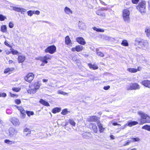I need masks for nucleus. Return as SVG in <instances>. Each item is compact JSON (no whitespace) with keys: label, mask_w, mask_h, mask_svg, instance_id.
Returning <instances> with one entry per match:
<instances>
[{"label":"nucleus","mask_w":150,"mask_h":150,"mask_svg":"<svg viewBox=\"0 0 150 150\" xmlns=\"http://www.w3.org/2000/svg\"><path fill=\"white\" fill-rule=\"evenodd\" d=\"M137 113L142 118L140 120V123L139 124L140 125H142L145 123L149 122V121L146 120V119L147 117L149 118L150 117L146 114L141 111L138 112Z\"/></svg>","instance_id":"obj_1"},{"label":"nucleus","mask_w":150,"mask_h":150,"mask_svg":"<svg viewBox=\"0 0 150 150\" xmlns=\"http://www.w3.org/2000/svg\"><path fill=\"white\" fill-rule=\"evenodd\" d=\"M146 2L143 1L139 3L136 7L137 9L141 13L146 12Z\"/></svg>","instance_id":"obj_2"},{"label":"nucleus","mask_w":150,"mask_h":150,"mask_svg":"<svg viewBox=\"0 0 150 150\" xmlns=\"http://www.w3.org/2000/svg\"><path fill=\"white\" fill-rule=\"evenodd\" d=\"M130 12L127 9H125L122 12V18L125 21H128L129 20V15Z\"/></svg>","instance_id":"obj_3"},{"label":"nucleus","mask_w":150,"mask_h":150,"mask_svg":"<svg viewBox=\"0 0 150 150\" xmlns=\"http://www.w3.org/2000/svg\"><path fill=\"white\" fill-rule=\"evenodd\" d=\"M52 56L50 55L47 54L44 56L39 57L38 59L45 64H47L48 63L47 60H50Z\"/></svg>","instance_id":"obj_4"},{"label":"nucleus","mask_w":150,"mask_h":150,"mask_svg":"<svg viewBox=\"0 0 150 150\" xmlns=\"http://www.w3.org/2000/svg\"><path fill=\"white\" fill-rule=\"evenodd\" d=\"M56 48L54 45L50 46L46 48L45 50L46 53H49L50 54H53L56 51Z\"/></svg>","instance_id":"obj_5"},{"label":"nucleus","mask_w":150,"mask_h":150,"mask_svg":"<svg viewBox=\"0 0 150 150\" xmlns=\"http://www.w3.org/2000/svg\"><path fill=\"white\" fill-rule=\"evenodd\" d=\"M18 132L17 130L13 127H10L9 129V136L11 137L15 136Z\"/></svg>","instance_id":"obj_6"},{"label":"nucleus","mask_w":150,"mask_h":150,"mask_svg":"<svg viewBox=\"0 0 150 150\" xmlns=\"http://www.w3.org/2000/svg\"><path fill=\"white\" fill-rule=\"evenodd\" d=\"M140 88L139 85L136 83H132L128 85L127 88V90H136L139 89Z\"/></svg>","instance_id":"obj_7"},{"label":"nucleus","mask_w":150,"mask_h":150,"mask_svg":"<svg viewBox=\"0 0 150 150\" xmlns=\"http://www.w3.org/2000/svg\"><path fill=\"white\" fill-rule=\"evenodd\" d=\"M34 77V75L32 73H30L24 77V79L26 81L30 83L33 80Z\"/></svg>","instance_id":"obj_8"},{"label":"nucleus","mask_w":150,"mask_h":150,"mask_svg":"<svg viewBox=\"0 0 150 150\" xmlns=\"http://www.w3.org/2000/svg\"><path fill=\"white\" fill-rule=\"evenodd\" d=\"M18 110L21 113V117L22 118H24L25 117V111L21 107H19L16 106Z\"/></svg>","instance_id":"obj_9"},{"label":"nucleus","mask_w":150,"mask_h":150,"mask_svg":"<svg viewBox=\"0 0 150 150\" xmlns=\"http://www.w3.org/2000/svg\"><path fill=\"white\" fill-rule=\"evenodd\" d=\"M10 121L15 126H18L19 125L20 123L19 120L15 117H13L11 118Z\"/></svg>","instance_id":"obj_10"},{"label":"nucleus","mask_w":150,"mask_h":150,"mask_svg":"<svg viewBox=\"0 0 150 150\" xmlns=\"http://www.w3.org/2000/svg\"><path fill=\"white\" fill-rule=\"evenodd\" d=\"M76 42L82 45H85L86 43L84 39L81 37L77 38L76 39Z\"/></svg>","instance_id":"obj_11"},{"label":"nucleus","mask_w":150,"mask_h":150,"mask_svg":"<svg viewBox=\"0 0 150 150\" xmlns=\"http://www.w3.org/2000/svg\"><path fill=\"white\" fill-rule=\"evenodd\" d=\"M140 83L145 87L150 88V81L145 80L141 81Z\"/></svg>","instance_id":"obj_12"},{"label":"nucleus","mask_w":150,"mask_h":150,"mask_svg":"<svg viewBox=\"0 0 150 150\" xmlns=\"http://www.w3.org/2000/svg\"><path fill=\"white\" fill-rule=\"evenodd\" d=\"M141 70V67H138L137 69L133 68H128L127 69V70L131 73H134L138 71H140Z\"/></svg>","instance_id":"obj_13"},{"label":"nucleus","mask_w":150,"mask_h":150,"mask_svg":"<svg viewBox=\"0 0 150 150\" xmlns=\"http://www.w3.org/2000/svg\"><path fill=\"white\" fill-rule=\"evenodd\" d=\"M64 11L65 13L68 15H70L73 13L72 11L67 6H66L65 7Z\"/></svg>","instance_id":"obj_14"},{"label":"nucleus","mask_w":150,"mask_h":150,"mask_svg":"<svg viewBox=\"0 0 150 150\" xmlns=\"http://www.w3.org/2000/svg\"><path fill=\"white\" fill-rule=\"evenodd\" d=\"M97 125L99 129V132L100 133H101L103 132V131L105 130V128L103 127L102 125L100 122L98 121L97 122Z\"/></svg>","instance_id":"obj_15"},{"label":"nucleus","mask_w":150,"mask_h":150,"mask_svg":"<svg viewBox=\"0 0 150 150\" xmlns=\"http://www.w3.org/2000/svg\"><path fill=\"white\" fill-rule=\"evenodd\" d=\"M65 44L68 45H71L72 44L71 41L70 39L69 36H67L65 38Z\"/></svg>","instance_id":"obj_16"},{"label":"nucleus","mask_w":150,"mask_h":150,"mask_svg":"<svg viewBox=\"0 0 150 150\" xmlns=\"http://www.w3.org/2000/svg\"><path fill=\"white\" fill-rule=\"evenodd\" d=\"M87 120L88 121L96 122L98 120V117L96 116H93L88 118Z\"/></svg>","instance_id":"obj_17"},{"label":"nucleus","mask_w":150,"mask_h":150,"mask_svg":"<svg viewBox=\"0 0 150 150\" xmlns=\"http://www.w3.org/2000/svg\"><path fill=\"white\" fill-rule=\"evenodd\" d=\"M138 122L136 121L128 122L127 123L125 124V126H128L129 127H131L132 126L136 125L138 124Z\"/></svg>","instance_id":"obj_18"},{"label":"nucleus","mask_w":150,"mask_h":150,"mask_svg":"<svg viewBox=\"0 0 150 150\" xmlns=\"http://www.w3.org/2000/svg\"><path fill=\"white\" fill-rule=\"evenodd\" d=\"M91 136V134L90 132H86L82 134L83 137L86 139H88Z\"/></svg>","instance_id":"obj_19"},{"label":"nucleus","mask_w":150,"mask_h":150,"mask_svg":"<svg viewBox=\"0 0 150 150\" xmlns=\"http://www.w3.org/2000/svg\"><path fill=\"white\" fill-rule=\"evenodd\" d=\"M14 69V68L13 67L7 68L4 70V73L6 74L8 73L9 74H10L11 72L13 71Z\"/></svg>","instance_id":"obj_20"},{"label":"nucleus","mask_w":150,"mask_h":150,"mask_svg":"<svg viewBox=\"0 0 150 150\" xmlns=\"http://www.w3.org/2000/svg\"><path fill=\"white\" fill-rule=\"evenodd\" d=\"M25 57L24 56H19L18 58L19 63L22 62L25 60Z\"/></svg>","instance_id":"obj_21"},{"label":"nucleus","mask_w":150,"mask_h":150,"mask_svg":"<svg viewBox=\"0 0 150 150\" xmlns=\"http://www.w3.org/2000/svg\"><path fill=\"white\" fill-rule=\"evenodd\" d=\"M39 102L43 105L46 106H49L50 105L47 102L41 99L40 100Z\"/></svg>","instance_id":"obj_22"},{"label":"nucleus","mask_w":150,"mask_h":150,"mask_svg":"<svg viewBox=\"0 0 150 150\" xmlns=\"http://www.w3.org/2000/svg\"><path fill=\"white\" fill-rule=\"evenodd\" d=\"M41 83L39 82H36L35 83L34 85V89H35L37 91L38 90L41 86Z\"/></svg>","instance_id":"obj_23"},{"label":"nucleus","mask_w":150,"mask_h":150,"mask_svg":"<svg viewBox=\"0 0 150 150\" xmlns=\"http://www.w3.org/2000/svg\"><path fill=\"white\" fill-rule=\"evenodd\" d=\"M96 13L99 16H102L103 18L105 17V13L101 12L100 10H98L96 12Z\"/></svg>","instance_id":"obj_24"},{"label":"nucleus","mask_w":150,"mask_h":150,"mask_svg":"<svg viewBox=\"0 0 150 150\" xmlns=\"http://www.w3.org/2000/svg\"><path fill=\"white\" fill-rule=\"evenodd\" d=\"M145 32L147 37H149L150 36V28L149 27H147L145 28Z\"/></svg>","instance_id":"obj_25"},{"label":"nucleus","mask_w":150,"mask_h":150,"mask_svg":"<svg viewBox=\"0 0 150 150\" xmlns=\"http://www.w3.org/2000/svg\"><path fill=\"white\" fill-rule=\"evenodd\" d=\"M76 51L79 52L82 51L83 47L82 46L78 45L76 46Z\"/></svg>","instance_id":"obj_26"},{"label":"nucleus","mask_w":150,"mask_h":150,"mask_svg":"<svg viewBox=\"0 0 150 150\" xmlns=\"http://www.w3.org/2000/svg\"><path fill=\"white\" fill-rule=\"evenodd\" d=\"M91 126L92 127V129L93 132L95 133H96L97 132V128L96 126L94 124H91Z\"/></svg>","instance_id":"obj_27"},{"label":"nucleus","mask_w":150,"mask_h":150,"mask_svg":"<svg viewBox=\"0 0 150 150\" xmlns=\"http://www.w3.org/2000/svg\"><path fill=\"white\" fill-rule=\"evenodd\" d=\"M88 66L91 69H93L94 70L97 69L98 67L96 65H93L91 64H88Z\"/></svg>","instance_id":"obj_28"},{"label":"nucleus","mask_w":150,"mask_h":150,"mask_svg":"<svg viewBox=\"0 0 150 150\" xmlns=\"http://www.w3.org/2000/svg\"><path fill=\"white\" fill-rule=\"evenodd\" d=\"M61 110L60 108H56L53 109L52 110V112L54 113H56L57 112H59Z\"/></svg>","instance_id":"obj_29"},{"label":"nucleus","mask_w":150,"mask_h":150,"mask_svg":"<svg viewBox=\"0 0 150 150\" xmlns=\"http://www.w3.org/2000/svg\"><path fill=\"white\" fill-rule=\"evenodd\" d=\"M1 31L3 33H5L6 32L7 29L6 25H2L1 27Z\"/></svg>","instance_id":"obj_30"},{"label":"nucleus","mask_w":150,"mask_h":150,"mask_svg":"<svg viewBox=\"0 0 150 150\" xmlns=\"http://www.w3.org/2000/svg\"><path fill=\"white\" fill-rule=\"evenodd\" d=\"M36 91L35 89L34 88H31L28 90V93L30 94L35 93L36 92Z\"/></svg>","instance_id":"obj_31"},{"label":"nucleus","mask_w":150,"mask_h":150,"mask_svg":"<svg viewBox=\"0 0 150 150\" xmlns=\"http://www.w3.org/2000/svg\"><path fill=\"white\" fill-rule=\"evenodd\" d=\"M24 132H27V133H25L26 136H27L28 134H30L31 133V132L30 129L28 128H25L23 130Z\"/></svg>","instance_id":"obj_32"},{"label":"nucleus","mask_w":150,"mask_h":150,"mask_svg":"<svg viewBox=\"0 0 150 150\" xmlns=\"http://www.w3.org/2000/svg\"><path fill=\"white\" fill-rule=\"evenodd\" d=\"M142 129L146 130L149 131H150V125L149 126L148 125H145L142 127Z\"/></svg>","instance_id":"obj_33"},{"label":"nucleus","mask_w":150,"mask_h":150,"mask_svg":"<svg viewBox=\"0 0 150 150\" xmlns=\"http://www.w3.org/2000/svg\"><path fill=\"white\" fill-rule=\"evenodd\" d=\"M99 50L98 49H96V51L98 55L99 56L101 57H103L104 56L103 54L100 52L99 51Z\"/></svg>","instance_id":"obj_34"},{"label":"nucleus","mask_w":150,"mask_h":150,"mask_svg":"<svg viewBox=\"0 0 150 150\" xmlns=\"http://www.w3.org/2000/svg\"><path fill=\"white\" fill-rule=\"evenodd\" d=\"M132 142H138L140 140V139L138 137L132 138L130 139Z\"/></svg>","instance_id":"obj_35"},{"label":"nucleus","mask_w":150,"mask_h":150,"mask_svg":"<svg viewBox=\"0 0 150 150\" xmlns=\"http://www.w3.org/2000/svg\"><path fill=\"white\" fill-rule=\"evenodd\" d=\"M93 29L94 30H96L98 32H103L104 31V30L103 29H100V28H98L95 27H93Z\"/></svg>","instance_id":"obj_36"},{"label":"nucleus","mask_w":150,"mask_h":150,"mask_svg":"<svg viewBox=\"0 0 150 150\" xmlns=\"http://www.w3.org/2000/svg\"><path fill=\"white\" fill-rule=\"evenodd\" d=\"M4 142L7 144H14V142L13 141H10L8 139H6L4 141Z\"/></svg>","instance_id":"obj_37"},{"label":"nucleus","mask_w":150,"mask_h":150,"mask_svg":"<svg viewBox=\"0 0 150 150\" xmlns=\"http://www.w3.org/2000/svg\"><path fill=\"white\" fill-rule=\"evenodd\" d=\"M11 7L14 10L18 12H20V8L15 6H11Z\"/></svg>","instance_id":"obj_38"},{"label":"nucleus","mask_w":150,"mask_h":150,"mask_svg":"<svg viewBox=\"0 0 150 150\" xmlns=\"http://www.w3.org/2000/svg\"><path fill=\"white\" fill-rule=\"evenodd\" d=\"M79 28L82 29H85L86 28V26L85 24L84 23H81L79 26Z\"/></svg>","instance_id":"obj_39"},{"label":"nucleus","mask_w":150,"mask_h":150,"mask_svg":"<svg viewBox=\"0 0 150 150\" xmlns=\"http://www.w3.org/2000/svg\"><path fill=\"white\" fill-rule=\"evenodd\" d=\"M121 45L125 46H127L128 45V44L127 41L125 40L122 41L121 43Z\"/></svg>","instance_id":"obj_40"},{"label":"nucleus","mask_w":150,"mask_h":150,"mask_svg":"<svg viewBox=\"0 0 150 150\" xmlns=\"http://www.w3.org/2000/svg\"><path fill=\"white\" fill-rule=\"evenodd\" d=\"M69 123L73 126H74L76 123L73 119H70L69 120Z\"/></svg>","instance_id":"obj_41"},{"label":"nucleus","mask_w":150,"mask_h":150,"mask_svg":"<svg viewBox=\"0 0 150 150\" xmlns=\"http://www.w3.org/2000/svg\"><path fill=\"white\" fill-rule=\"evenodd\" d=\"M68 112L67 110V109H65L62 110L61 112V114L64 115H66Z\"/></svg>","instance_id":"obj_42"},{"label":"nucleus","mask_w":150,"mask_h":150,"mask_svg":"<svg viewBox=\"0 0 150 150\" xmlns=\"http://www.w3.org/2000/svg\"><path fill=\"white\" fill-rule=\"evenodd\" d=\"M28 15L31 16L34 14V11L30 10L27 12Z\"/></svg>","instance_id":"obj_43"},{"label":"nucleus","mask_w":150,"mask_h":150,"mask_svg":"<svg viewBox=\"0 0 150 150\" xmlns=\"http://www.w3.org/2000/svg\"><path fill=\"white\" fill-rule=\"evenodd\" d=\"M6 18V16L1 14L0 15V21H3Z\"/></svg>","instance_id":"obj_44"},{"label":"nucleus","mask_w":150,"mask_h":150,"mask_svg":"<svg viewBox=\"0 0 150 150\" xmlns=\"http://www.w3.org/2000/svg\"><path fill=\"white\" fill-rule=\"evenodd\" d=\"M132 141L131 140H127V141L125 142V143L123 144V146H127V145H129V144H130V142H131Z\"/></svg>","instance_id":"obj_45"},{"label":"nucleus","mask_w":150,"mask_h":150,"mask_svg":"<svg viewBox=\"0 0 150 150\" xmlns=\"http://www.w3.org/2000/svg\"><path fill=\"white\" fill-rule=\"evenodd\" d=\"M26 114L28 116H30L31 115H34V112H33L27 111L26 112Z\"/></svg>","instance_id":"obj_46"},{"label":"nucleus","mask_w":150,"mask_h":150,"mask_svg":"<svg viewBox=\"0 0 150 150\" xmlns=\"http://www.w3.org/2000/svg\"><path fill=\"white\" fill-rule=\"evenodd\" d=\"M12 90L13 91L18 92L20 91V88H12Z\"/></svg>","instance_id":"obj_47"},{"label":"nucleus","mask_w":150,"mask_h":150,"mask_svg":"<svg viewBox=\"0 0 150 150\" xmlns=\"http://www.w3.org/2000/svg\"><path fill=\"white\" fill-rule=\"evenodd\" d=\"M11 52L13 54H16L18 53V52L17 50H13Z\"/></svg>","instance_id":"obj_48"},{"label":"nucleus","mask_w":150,"mask_h":150,"mask_svg":"<svg viewBox=\"0 0 150 150\" xmlns=\"http://www.w3.org/2000/svg\"><path fill=\"white\" fill-rule=\"evenodd\" d=\"M15 102L17 105L21 103V101L20 99H16L15 100Z\"/></svg>","instance_id":"obj_49"},{"label":"nucleus","mask_w":150,"mask_h":150,"mask_svg":"<svg viewBox=\"0 0 150 150\" xmlns=\"http://www.w3.org/2000/svg\"><path fill=\"white\" fill-rule=\"evenodd\" d=\"M26 10L25 9L21 8H20V12L22 13H23L24 12H25L26 11Z\"/></svg>","instance_id":"obj_50"},{"label":"nucleus","mask_w":150,"mask_h":150,"mask_svg":"<svg viewBox=\"0 0 150 150\" xmlns=\"http://www.w3.org/2000/svg\"><path fill=\"white\" fill-rule=\"evenodd\" d=\"M110 88V86H104L103 88L104 90H108Z\"/></svg>","instance_id":"obj_51"},{"label":"nucleus","mask_w":150,"mask_h":150,"mask_svg":"<svg viewBox=\"0 0 150 150\" xmlns=\"http://www.w3.org/2000/svg\"><path fill=\"white\" fill-rule=\"evenodd\" d=\"M9 26L11 28H12L13 27V23L11 22H10L9 24Z\"/></svg>","instance_id":"obj_52"},{"label":"nucleus","mask_w":150,"mask_h":150,"mask_svg":"<svg viewBox=\"0 0 150 150\" xmlns=\"http://www.w3.org/2000/svg\"><path fill=\"white\" fill-rule=\"evenodd\" d=\"M40 11H34V14H35L37 15H38L40 13Z\"/></svg>","instance_id":"obj_53"},{"label":"nucleus","mask_w":150,"mask_h":150,"mask_svg":"<svg viewBox=\"0 0 150 150\" xmlns=\"http://www.w3.org/2000/svg\"><path fill=\"white\" fill-rule=\"evenodd\" d=\"M1 97H6V94L4 93H1Z\"/></svg>","instance_id":"obj_54"},{"label":"nucleus","mask_w":150,"mask_h":150,"mask_svg":"<svg viewBox=\"0 0 150 150\" xmlns=\"http://www.w3.org/2000/svg\"><path fill=\"white\" fill-rule=\"evenodd\" d=\"M132 2L133 4H137L139 1V0H132Z\"/></svg>","instance_id":"obj_55"},{"label":"nucleus","mask_w":150,"mask_h":150,"mask_svg":"<svg viewBox=\"0 0 150 150\" xmlns=\"http://www.w3.org/2000/svg\"><path fill=\"white\" fill-rule=\"evenodd\" d=\"M5 52L6 54H8L11 53V51H10L8 50H5Z\"/></svg>","instance_id":"obj_56"},{"label":"nucleus","mask_w":150,"mask_h":150,"mask_svg":"<svg viewBox=\"0 0 150 150\" xmlns=\"http://www.w3.org/2000/svg\"><path fill=\"white\" fill-rule=\"evenodd\" d=\"M63 92L64 91H63L59 90L58 91V93L59 94H62Z\"/></svg>","instance_id":"obj_57"},{"label":"nucleus","mask_w":150,"mask_h":150,"mask_svg":"<svg viewBox=\"0 0 150 150\" xmlns=\"http://www.w3.org/2000/svg\"><path fill=\"white\" fill-rule=\"evenodd\" d=\"M100 1V3L102 4H103L105 5H106L107 4L105 3L104 2L102 1L101 0H99Z\"/></svg>","instance_id":"obj_58"},{"label":"nucleus","mask_w":150,"mask_h":150,"mask_svg":"<svg viewBox=\"0 0 150 150\" xmlns=\"http://www.w3.org/2000/svg\"><path fill=\"white\" fill-rule=\"evenodd\" d=\"M112 125L114 126L117 125H120V124H118L117 122L113 123H112Z\"/></svg>","instance_id":"obj_59"},{"label":"nucleus","mask_w":150,"mask_h":150,"mask_svg":"<svg viewBox=\"0 0 150 150\" xmlns=\"http://www.w3.org/2000/svg\"><path fill=\"white\" fill-rule=\"evenodd\" d=\"M110 138L112 139H115V137L112 135H111L110 136Z\"/></svg>","instance_id":"obj_60"},{"label":"nucleus","mask_w":150,"mask_h":150,"mask_svg":"<svg viewBox=\"0 0 150 150\" xmlns=\"http://www.w3.org/2000/svg\"><path fill=\"white\" fill-rule=\"evenodd\" d=\"M71 50L74 52L75 51H76V47H73L71 49Z\"/></svg>","instance_id":"obj_61"},{"label":"nucleus","mask_w":150,"mask_h":150,"mask_svg":"<svg viewBox=\"0 0 150 150\" xmlns=\"http://www.w3.org/2000/svg\"><path fill=\"white\" fill-rule=\"evenodd\" d=\"M62 95H64V96H65V95H66V96H67L68 95V93H66L65 92H64L63 93V94H62Z\"/></svg>","instance_id":"obj_62"},{"label":"nucleus","mask_w":150,"mask_h":150,"mask_svg":"<svg viewBox=\"0 0 150 150\" xmlns=\"http://www.w3.org/2000/svg\"><path fill=\"white\" fill-rule=\"evenodd\" d=\"M125 126V124L124 125V126H122L121 127V128L122 129H124L127 126Z\"/></svg>","instance_id":"obj_63"},{"label":"nucleus","mask_w":150,"mask_h":150,"mask_svg":"<svg viewBox=\"0 0 150 150\" xmlns=\"http://www.w3.org/2000/svg\"><path fill=\"white\" fill-rule=\"evenodd\" d=\"M42 81L44 82H46L48 81V80L44 79L42 80Z\"/></svg>","instance_id":"obj_64"}]
</instances>
